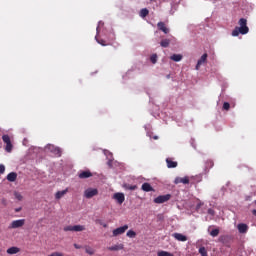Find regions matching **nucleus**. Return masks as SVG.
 Returning a JSON list of instances; mask_svg holds the SVG:
<instances>
[{"label": "nucleus", "mask_w": 256, "mask_h": 256, "mask_svg": "<svg viewBox=\"0 0 256 256\" xmlns=\"http://www.w3.org/2000/svg\"><path fill=\"white\" fill-rule=\"evenodd\" d=\"M238 25L240 27H235L232 31V37H239V34L241 35H247L249 33V27L247 26V19L241 18L238 21Z\"/></svg>", "instance_id": "nucleus-1"}, {"label": "nucleus", "mask_w": 256, "mask_h": 256, "mask_svg": "<svg viewBox=\"0 0 256 256\" xmlns=\"http://www.w3.org/2000/svg\"><path fill=\"white\" fill-rule=\"evenodd\" d=\"M2 140H3V143L6 144L5 151L7 153H11V151H13V144L11 143V137H9V135L7 134H4L2 136Z\"/></svg>", "instance_id": "nucleus-2"}, {"label": "nucleus", "mask_w": 256, "mask_h": 256, "mask_svg": "<svg viewBox=\"0 0 256 256\" xmlns=\"http://www.w3.org/2000/svg\"><path fill=\"white\" fill-rule=\"evenodd\" d=\"M97 195H99V190L96 188H88L84 191V197H86V199H92V197Z\"/></svg>", "instance_id": "nucleus-3"}, {"label": "nucleus", "mask_w": 256, "mask_h": 256, "mask_svg": "<svg viewBox=\"0 0 256 256\" xmlns=\"http://www.w3.org/2000/svg\"><path fill=\"white\" fill-rule=\"evenodd\" d=\"M85 226H83V225H74V226H71V225H69V226H66V227H64V231H74L75 233H79V232H81V231H85Z\"/></svg>", "instance_id": "nucleus-4"}, {"label": "nucleus", "mask_w": 256, "mask_h": 256, "mask_svg": "<svg viewBox=\"0 0 256 256\" xmlns=\"http://www.w3.org/2000/svg\"><path fill=\"white\" fill-rule=\"evenodd\" d=\"M127 229H129V225H124L121 226L119 228H116L112 231V236L113 237H119V235H123V233H125V231H127Z\"/></svg>", "instance_id": "nucleus-5"}, {"label": "nucleus", "mask_w": 256, "mask_h": 256, "mask_svg": "<svg viewBox=\"0 0 256 256\" xmlns=\"http://www.w3.org/2000/svg\"><path fill=\"white\" fill-rule=\"evenodd\" d=\"M171 199V194L160 195L154 199V203L161 205V203H167Z\"/></svg>", "instance_id": "nucleus-6"}, {"label": "nucleus", "mask_w": 256, "mask_h": 256, "mask_svg": "<svg viewBox=\"0 0 256 256\" xmlns=\"http://www.w3.org/2000/svg\"><path fill=\"white\" fill-rule=\"evenodd\" d=\"M25 225V219L14 220L11 222L9 229H19Z\"/></svg>", "instance_id": "nucleus-7"}, {"label": "nucleus", "mask_w": 256, "mask_h": 256, "mask_svg": "<svg viewBox=\"0 0 256 256\" xmlns=\"http://www.w3.org/2000/svg\"><path fill=\"white\" fill-rule=\"evenodd\" d=\"M113 199L117 201L118 205H123V203L125 202V194L121 192H117L113 195Z\"/></svg>", "instance_id": "nucleus-8"}, {"label": "nucleus", "mask_w": 256, "mask_h": 256, "mask_svg": "<svg viewBox=\"0 0 256 256\" xmlns=\"http://www.w3.org/2000/svg\"><path fill=\"white\" fill-rule=\"evenodd\" d=\"M207 53H204L201 58L198 60L197 64H196V71H199V69H201V65L207 63Z\"/></svg>", "instance_id": "nucleus-9"}, {"label": "nucleus", "mask_w": 256, "mask_h": 256, "mask_svg": "<svg viewBox=\"0 0 256 256\" xmlns=\"http://www.w3.org/2000/svg\"><path fill=\"white\" fill-rule=\"evenodd\" d=\"M78 177L79 179H89V177H93V173L90 170L80 171Z\"/></svg>", "instance_id": "nucleus-10"}, {"label": "nucleus", "mask_w": 256, "mask_h": 256, "mask_svg": "<svg viewBox=\"0 0 256 256\" xmlns=\"http://www.w3.org/2000/svg\"><path fill=\"white\" fill-rule=\"evenodd\" d=\"M157 27L159 31H162V33H165V35L169 33V28H167V26L165 25V22H158Z\"/></svg>", "instance_id": "nucleus-11"}, {"label": "nucleus", "mask_w": 256, "mask_h": 256, "mask_svg": "<svg viewBox=\"0 0 256 256\" xmlns=\"http://www.w3.org/2000/svg\"><path fill=\"white\" fill-rule=\"evenodd\" d=\"M174 183L176 185H179V183H183V185H189V177H184V178H181V177H177L174 181Z\"/></svg>", "instance_id": "nucleus-12"}, {"label": "nucleus", "mask_w": 256, "mask_h": 256, "mask_svg": "<svg viewBox=\"0 0 256 256\" xmlns=\"http://www.w3.org/2000/svg\"><path fill=\"white\" fill-rule=\"evenodd\" d=\"M172 237H174V239H176V241H182L183 243H185V241H187V236H185L181 233H174V234H172Z\"/></svg>", "instance_id": "nucleus-13"}, {"label": "nucleus", "mask_w": 256, "mask_h": 256, "mask_svg": "<svg viewBox=\"0 0 256 256\" xmlns=\"http://www.w3.org/2000/svg\"><path fill=\"white\" fill-rule=\"evenodd\" d=\"M237 229L239 233H247V231H249V226L245 223H240L238 224Z\"/></svg>", "instance_id": "nucleus-14"}, {"label": "nucleus", "mask_w": 256, "mask_h": 256, "mask_svg": "<svg viewBox=\"0 0 256 256\" xmlns=\"http://www.w3.org/2000/svg\"><path fill=\"white\" fill-rule=\"evenodd\" d=\"M142 191H145L146 193H149L150 191H155V189H153V186H151V184L145 182L142 184L141 187Z\"/></svg>", "instance_id": "nucleus-15"}, {"label": "nucleus", "mask_w": 256, "mask_h": 256, "mask_svg": "<svg viewBox=\"0 0 256 256\" xmlns=\"http://www.w3.org/2000/svg\"><path fill=\"white\" fill-rule=\"evenodd\" d=\"M67 193H69V189H67V188L65 190L58 191L55 194V199H62V197H65V195H67Z\"/></svg>", "instance_id": "nucleus-16"}, {"label": "nucleus", "mask_w": 256, "mask_h": 256, "mask_svg": "<svg viewBox=\"0 0 256 256\" xmlns=\"http://www.w3.org/2000/svg\"><path fill=\"white\" fill-rule=\"evenodd\" d=\"M168 169H175L177 167V162L173 161L171 158L166 159Z\"/></svg>", "instance_id": "nucleus-17"}, {"label": "nucleus", "mask_w": 256, "mask_h": 256, "mask_svg": "<svg viewBox=\"0 0 256 256\" xmlns=\"http://www.w3.org/2000/svg\"><path fill=\"white\" fill-rule=\"evenodd\" d=\"M6 179H7V181H10V183L17 181V173H15V172L9 173L6 177Z\"/></svg>", "instance_id": "nucleus-18"}, {"label": "nucleus", "mask_w": 256, "mask_h": 256, "mask_svg": "<svg viewBox=\"0 0 256 256\" xmlns=\"http://www.w3.org/2000/svg\"><path fill=\"white\" fill-rule=\"evenodd\" d=\"M20 249L18 247H10L7 249L6 253H8V255H17V253H19Z\"/></svg>", "instance_id": "nucleus-19"}, {"label": "nucleus", "mask_w": 256, "mask_h": 256, "mask_svg": "<svg viewBox=\"0 0 256 256\" xmlns=\"http://www.w3.org/2000/svg\"><path fill=\"white\" fill-rule=\"evenodd\" d=\"M123 249H124L123 244H117V245L108 247V251H121Z\"/></svg>", "instance_id": "nucleus-20"}, {"label": "nucleus", "mask_w": 256, "mask_h": 256, "mask_svg": "<svg viewBox=\"0 0 256 256\" xmlns=\"http://www.w3.org/2000/svg\"><path fill=\"white\" fill-rule=\"evenodd\" d=\"M171 61H175L176 63H179V61H181L183 59V55L181 54H173L170 57Z\"/></svg>", "instance_id": "nucleus-21"}, {"label": "nucleus", "mask_w": 256, "mask_h": 256, "mask_svg": "<svg viewBox=\"0 0 256 256\" xmlns=\"http://www.w3.org/2000/svg\"><path fill=\"white\" fill-rule=\"evenodd\" d=\"M161 47L167 48L169 45H171V40L169 39H163L160 42Z\"/></svg>", "instance_id": "nucleus-22"}, {"label": "nucleus", "mask_w": 256, "mask_h": 256, "mask_svg": "<svg viewBox=\"0 0 256 256\" xmlns=\"http://www.w3.org/2000/svg\"><path fill=\"white\" fill-rule=\"evenodd\" d=\"M157 256H175V255H173V253L171 252L161 250L157 252Z\"/></svg>", "instance_id": "nucleus-23"}, {"label": "nucleus", "mask_w": 256, "mask_h": 256, "mask_svg": "<svg viewBox=\"0 0 256 256\" xmlns=\"http://www.w3.org/2000/svg\"><path fill=\"white\" fill-rule=\"evenodd\" d=\"M127 237H129L130 239H135V237H137V233L133 230H129L127 233H126Z\"/></svg>", "instance_id": "nucleus-24"}, {"label": "nucleus", "mask_w": 256, "mask_h": 256, "mask_svg": "<svg viewBox=\"0 0 256 256\" xmlns=\"http://www.w3.org/2000/svg\"><path fill=\"white\" fill-rule=\"evenodd\" d=\"M51 147H52L53 153H55V155H57L58 157H61V149L55 146H51Z\"/></svg>", "instance_id": "nucleus-25"}, {"label": "nucleus", "mask_w": 256, "mask_h": 256, "mask_svg": "<svg viewBox=\"0 0 256 256\" xmlns=\"http://www.w3.org/2000/svg\"><path fill=\"white\" fill-rule=\"evenodd\" d=\"M147 15H149V10L147 8H143L140 11V17H147Z\"/></svg>", "instance_id": "nucleus-26"}, {"label": "nucleus", "mask_w": 256, "mask_h": 256, "mask_svg": "<svg viewBox=\"0 0 256 256\" xmlns=\"http://www.w3.org/2000/svg\"><path fill=\"white\" fill-rule=\"evenodd\" d=\"M199 253H200L201 256H209L207 254V249L205 247H200L199 248Z\"/></svg>", "instance_id": "nucleus-27"}, {"label": "nucleus", "mask_w": 256, "mask_h": 256, "mask_svg": "<svg viewBox=\"0 0 256 256\" xmlns=\"http://www.w3.org/2000/svg\"><path fill=\"white\" fill-rule=\"evenodd\" d=\"M215 165L213 160H207L206 161V169H212V167Z\"/></svg>", "instance_id": "nucleus-28"}, {"label": "nucleus", "mask_w": 256, "mask_h": 256, "mask_svg": "<svg viewBox=\"0 0 256 256\" xmlns=\"http://www.w3.org/2000/svg\"><path fill=\"white\" fill-rule=\"evenodd\" d=\"M210 235H211V237H218V236H219V229H218V228L213 229V230L210 232Z\"/></svg>", "instance_id": "nucleus-29"}, {"label": "nucleus", "mask_w": 256, "mask_h": 256, "mask_svg": "<svg viewBox=\"0 0 256 256\" xmlns=\"http://www.w3.org/2000/svg\"><path fill=\"white\" fill-rule=\"evenodd\" d=\"M85 251L88 255H95V250H93L91 247H86Z\"/></svg>", "instance_id": "nucleus-30"}, {"label": "nucleus", "mask_w": 256, "mask_h": 256, "mask_svg": "<svg viewBox=\"0 0 256 256\" xmlns=\"http://www.w3.org/2000/svg\"><path fill=\"white\" fill-rule=\"evenodd\" d=\"M14 196H15V199H17L18 201H23V195H21V193L15 192Z\"/></svg>", "instance_id": "nucleus-31"}, {"label": "nucleus", "mask_w": 256, "mask_h": 256, "mask_svg": "<svg viewBox=\"0 0 256 256\" xmlns=\"http://www.w3.org/2000/svg\"><path fill=\"white\" fill-rule=\"evenodd\" d=\"M229 109H231V104H229V102H224L223 110L224 111H229Z\"/></svg>", "instance_id": "nucleus-32"}, {"label": "nucleus", "mask_w": 256, "mask_h": 256, "mask_svg": "<svg viewBox=\"0 0 256 256\" xmlns=\"http://www.w3.org/2000/svg\"><path fill=\"white\" fill-rule=\"evenodd\" d=\"M150 61H151V63H153V65H155V63H157V54H153L150 57Z\"/></svg>", "instance_id": "nucleus-33"}, {"label": "nucleus", "mask_w": 256, "mask_h": 256, "mask_svg": "<svg viewBox=\"0 0 256 256\" xmlns=\"http://www.w3.org/2000/svg\"><path fill=\"white\" fill-rule=\"evenodd\" d=\"M97 42L99 43V45H102V47H105V45H107L105 43V40H103V39L97 40Z\"/></svg>", "instance_id": "nucleus-34"}, {"label": "nucleus", "mask_w": 256, "mask_h": 256, "mask_svg": "<svg viewBox=\"0 0 256 256\" xmlns=\"http://www.w3.org/2000/svg\"><path fill=\"white\" fill-rule=\"evenodd\" d=\"M128 189H129L130 191H135V189H137V185H129V186H128Z\"/></svg>", "instance_id": "nucleus-35"}, {"label": "nucleus", "mask_w": 256, "mask_h": 256, "mask_svg": "<svg viewBox=\"0 0 256 256\" xmlns=\"http://www.w3.org/2000/svg\"><path fill=\"white\" fill-rule=\"evenodd\" d=\"M0 173L3 174L5 173V165L0 164Z\"/></svg>", "instance_id": "nucleus-36"}, {"label": "nucleus", "mask_w": 256, "mask_h": 256, "mask_svg": "<svg viewBox=\"0 0 256 256\" xmlns=\"http://www.w3.org/2000/svg\"><path fill=\"white\" fill-rule=\"evenodd\" d=\"M208 215H212V216L215 215V210L209 208L208 209Z\"/></svg>", "instance_id": "nucleus-37"}, {"label": "nucleus", "mask_w": 256, "mask_h": 256, "mask_svg": "<svg viewBox=\"0 0 256 256\" xmlns=\"http://www.w3.org/2000/svg\"><path fill=\"white\" fill-rule=\"evenodd\" d=\"M97 223H99V225H102V227L106 229L107 224L103 223L101 220H97Z\"/></svg>", "instance_id": "nucleus-38"}, {"label": "nucleus", "mask_w": 256, "mask_h": 256, "mask_svg": "<svg viewBox=\"0 0 256 256\" xmlns=\"http://www.w3.org/2000/svg\"><path fill=\"white\" fill-rule=\"evenodd\" d=\"M203 205L202 202H199L197 205H196V211H199V209H201V206Z\"/></svg>", "instance_id": "nucleus-39"}, {"label": "nucleus", "mask_w": 256, "mask_h": 256, "mask_svg": "<svg viewBox=\"0 0 256 256\" xmlns=\"http://www.w3.org/2000/svg\"><path fill=\"white\" fill-rule=\"evenodd\" d=\"M54 256H65V255H63V253H61V252H53L52 253Z\"/></svg>", "instance_id": "nucleus-40"}, {"label": "nucleus", "mask_w": 256, "mask_h": 256, "mask_svg": "<svg viewBox=\"0 0 256 256\" xmlns=\"http://www.w3.org/2000/svg\"><path fill=\"white\" fill-rule=\"evenodd\" d=\"M225 239H226V236H220V237H219L220 243H223V241H225Z\"/></svg>", "instance_id": "nucleus-41"}, {"label": "nucleus", "mask_w": 256, "mask_h": 256, "mask_svg": "<svg viewBox=\"0 0 256 256\" xmlns=\"http://www.w3.org/2000/svg\"><path fill=\"white\" fill-rule=\"evenodd\" d=\"M75 249H81V246L78 244H74Z\"/></svg>", "instance_id": "nucleus-42"}, {"label": "nucleus", "mask_w": 256, "mask_h": 256, "mask_svg": "<svg viewBox=\"0 0 256 256\" xmlns=\"http://www.w3.org/2000/svg\"><path fill=\"white\" fill-rule=\"evenodd\" d=\"M21 209H22L21 207L16 208V209H15V212H16V213H19V211H21Z\"/></svg>", "instance_id": "nucleus-43"}, {"label": "nucleus", "mask_w": 256, "mask_h": 256, "mask_svg": "<svg viewBox=\"0 0 256 256\" xmlns=\"http://www.w3.org/2000/svg\"><path fill=\"white\" fill-rule=\"evenodd\" d=\"M252 214L254 215V217H256V210H253Z\"/></svg>", "instance_id": "nucleus-44"}, {"label": "nucleus", "mask_w": 256, "mask_h": 256, "mask_svg": "<svg viewBox=\"0 0 256 256\" xmlns=\"http://www.w3.org/2000/svg\"><path fill=\"white\" fill-rule=\"evenodd\" d=\"M154 139L157 140V139H159V137L158 136H154Z\"/></svg>", "instance_id": "nucleus-45"}, {"label": "nucleus", "mask_w": 256, "mask_h": 256, "mask_svg": "<svg viewBox=\"0 0 256 256\" xmlns=\"http://www.w3.org/2000/svg\"><path fill=\"white\" fill-rule=\"evenodd\" d=\"M48 256H54V254L52 253V254H50V255H48Z\"/></svg>", "instance_id": "nucleus-46"}]
</instances>
